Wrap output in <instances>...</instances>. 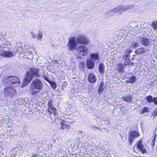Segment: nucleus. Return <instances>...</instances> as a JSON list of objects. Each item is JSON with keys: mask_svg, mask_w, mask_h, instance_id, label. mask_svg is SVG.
<instances>
[{"mask_svg": "<svg viewBox=\"0 0 157 157\" xmlns=\"http://www.w3.org/2000/svg\"><path fill=\"white\" fill-rule=\"evenodd\" d=\"M88 52V49L86 46L80 45L77 48L76 53L79 59L86 55Z\"/></svg>", "mask_w": 157, "mask_h": 157, "instance_id": "20e7f679", "label": "nucleus"}, {"mask_svg": "<svg viewBox=\"0 0 157 157\" xmlns=\"http://www.w3.org/2000/svg\"><path fill=\"white\" fill-rule=\"evenodd\" d=\"M44 78L46 81H48V79L46 75H43Z\"/></svg>", "mask_w": 157, "mask_h": 157, "instance_id": "4c0bfd02", "label": "nucleus"}, {"mask_svg": "<svg viewBox=\"0 0 157 157\" xmlns=\"http://www.w3.org/2000/svg\"><path fill=\"white\" fill-rule=\"evenodd\" d=\"M122 99L123 100L128 102H131L132 101V97L129 95H128L126 97H123L122 98Z\"/></svg>", "mask_w": 157, "mask_h": 157, "instance_id": "a211bd4d", "label": "nucleus"}, {"mask_svg": "<svg viewBox=\"0 0 157 157\" xmlns=\"http://www.w3.org/2000/svg\"><path fill=\"white\" fill-rule=\"evenodd\" d=\"M91 59H92V61L95 62H99V54L98 53H92L90 55Z\"/></svg>", "mask_w": 157, "mask_h": 157, "instance_id": "f8f14e48", "label": "nucleus"}, {"mask_svg": "<svg viewBox=\"0 0 157 157\" xmlns=\"http://www.w3.org/2000/svg\"><path fill=\"white\" fill-rule=\"evenodd\" d=\"M88 80L90 83H94L96 81V78L93 74L91 73L88 76Z\"/></svg>", "mask_w": 157, "mask_h": 157, "instance_id": "2eb2a0df", "label": "nucleus"}, {"mask_svg": "<svg viewBox=\"0 0 157 157\" xmlns=\"http://www.w3.org/2000/svg\"><path fill=\"white\" fill-rule=\"evenodd\" d=\"M52 87L53 88H55L56 87L55 83L54 82L51 85Z\"/></svg>", "mask_w": 157, "mask_h": 157, "instance_id": "58836bf2", "label": "nucleus"}, {"mask_svg": "<svg viewBox=\"0 0 157 157\" xmlns=\"http://www.w3.org/2000/svg\"><path fill=\"white\" fill-rule=\"evenodd\" d=\"M49 117L50 118H51L52 120H53V118H52L51 116H50Z\"/></svg>", "mask_w": 157, "mask_h": 157, "instance_id": "49530a36", "label": "nucleus"}, {"mask_svg": "<svg viewBox=\"0 0 157 157\" xmlns=\"http://www.w3.org/2000/svg\"><path fill=\"white\" fill-rule=\"evenodd\" d=\"M5 43H3L2 45V47L4 48H6V46Z\"/></svg>", "mask_w": 157, "mask_h": 157, "instance_id": "79ce46f5", "label": "nucleus"}, {"mask_svg": "<svg viewBox=\"0 0 157 157\" xmlns=\"http://www.w3.org/2000/svg\"><path fill=\"white\" fill-rule=\"evenodd\" d=\"M60 123L61 125H64V122L63 121H62L60 122Z\"/></svg>", "mask_w": 157, "mask_h": 157, "instance_id": "c03bdc74", "label": "nucleus"}, {"mask_svg": "<svg viewBox=\"0 0 157 157\" xmlns=\"http://www.w3.org/2000/svg\"><path fill=\"white\" fill-rule=\"evenodd\" d=\"M78 67L80 68L81 70L84 71L85 68L84 67V63L82 62H80L78 64Z\"/></svg>", "mask_w": 157, "mask_h": 157, "instance_id": "5701e85b", "label": "nucleus"}, {"mask_svg": "<svg viewBox=\"0 0 157 157\" xmlns=\"http://www.w3.org/2000/svg\"><path fill=\"white\" fill-rule=\"evenodd\" d=\"M136 77L133 76L130 78L128 81L131 83H133L135 82L136 80Z\"/></svg>", "mask_w": 157, "mask_h": 157, "instance_id": "4be33fe9", "label": "nucleus"}, {"mask_svg": "<svg viewBox=\"0 0 157 157\" xmlns=\"http://www.w3.org/2000/svg\"><path fill=\"white\" fill-rule=\"evenodd\" d=\"M54 116L55 117V121H56V119H58V114L56 112V111L53 112Z\"/></svg>", "mask_w": 157, "mask_h": 157, "instance_id": "7c9ffc66", "label": "nucleus"}, {"mask_svg": "<svg viewBox=\"0 0 157 157\" xmlns=\"http://www.w3.org/2000/svg\"><path fill=\"white\" fill-rule=\"evenodd\" d=\"M145 49L144 48H140L136 50L134 52L137 55L144 53L145 51Z\"/></svg>", "mask_w": 157, "mask_h": 157, "instance_id": "dca6fc26", "label": "nucleus"}, {"mask_svg": "<svg viewBox=\"0 0 157 157\" xmlns=\"http://www.w3.org/2000/svg\"><path fill=\"white\" fill-rule=\"evenodd\" d=\"M4 94L6 96H9L12 98L13 96L16 95V91L11 86H7L5 89Z\"/></svg>", "mask_w": 157, "mask_h": 157, "instance_id": "423d86ee", "label": "nucleus"}, {"mask_svg": "<svg viewBox=\"0 0 157 157\" xmlns=\"http://www.w3.org/2000/svg\"><path fill=\"white\" fill-rule=\"evenodd\" d=\"M153 101L156 105H157V98H153Z\"/></svg>", "mask_w": 157, "mask_h": 157, "instance_id": "f704fd0d", "label": "nucleus"}, {"mask_svg": "<svg viewBox=\"0 0 157 157\" xmlns=\"http://www.w3.org/2000/svg\"><path fill=\"white\" fill-rule=\"evenodd\" d=\"M14 76L5 77L4 78L2 83L3 85H12L13 80H14Z\"/></svg>", "mask_w": 157, "mask_h": 157, "instance_id": "6e6552de", "label": "nucleus"}, {"mask_svg": "<svg viewBox=\"0 0 157 157\" xmlns=\"http://www.w3.org/2000/svg\"><path fill=\"white\" fill-rule=\"evenodd\" d=\"M104 83L103 82H101L100 83L99 89L98 90V93H101L104 90Z\"/></svg>", "mask_w": 157, "mask_h": 157, "instance_id": "aec40b11", "label": "nucleus"}, {"mask_svg": "<svg viewBox=\"0 0 157 157\" xmlns=\"http://www.w3.org/2000/svg\"><path fill=\"white\" fill-rule=\"evenodd\" d=\"M17 48H14L13 51H5L2 50L0 51V55L6 58H11L15 56L17 53Z\"/></svg>", "mask_w": 157, "mask_h": 157, "instance_id": "39448f33", "label": "nucleus"}, {"mask_svg": "<svg viewBox=\"0 0 157 157\" xmlns=\"http://www.w3.org/2000/svg\"><path fill=\"white\" fill-rule=\"evenodd\" d=\"M157 135V131H155L154 132L153 135V139L152 140V141H155V140L156 137V136Z\"/></svg>", "mask_w": 157, "mask_h": 157, "instance_id": "bb28decb", "label": "nucleus"}, {"mask_svg": "<svg viewBox=\"0 0 157 157\" xmlns=\"http://www.w3.org/2000/svg\"><path fill=\"white\" fill-rule=\"evenodd\" d=\"M14 79L13 80L12 84H16L14 86H18L20 84L19 79L16 77H14Z\"/></svg>", "mask_w": 157, "mask_h": 157, "instance_id": "6ab92c4d", "label": "nucleus"}, {"mask_svg": "<svg viewBox=\"0 0 157 157\" xmlns=\"http://www.w3.org/2000/svg\"><path fill=\"white\" fill-rule=\"evenodd\" d=\"M151 26L156 30L157 28V21H154L151 24Z\"/></svg>", "mask_w": 157, "mask_h": 157, "instance_id": "c85d7f7f", "label": "nucleus"}, {"mask_svg": "<svg viewBox=\"0 0 157 157\" xmlns=\"http://www.w3.org/2000/svg\"><path fill=\"white\" fill-rule=\"evenodd\" d=\"M43 36V33L42 32L39 31L38 34L37 35V39L38 40H41Z\"/></svg>", "mask_w": 157, "mask_h": 157, "instance_id": "b1692460", "label": "nucleus"}, {"mask_svg": "<svg viewBox=\"0 0 157 157\" xmlns=\"http://www.w3.org/2000/svg\"><path fill=\"white\" fill-rule=\"evenodd\" d=\"M105 66L102 63H101L99 65L98 67V69L101 74H102L104 73L105 71Z\"/></svg>", "mask_w": 157, "mask_h": 157, "instance_id": "f3484780", "label": "nucleus"}, {"mask_svg": "<svg viewBox=\"0 0 157 157\" xmlns=\"http://www.w3.org/2000/svg\"><path fill=\"white\" fill-rule=\"evenodd\" d=\"M128 81L129 80H127L126 82L128 83L130 82H129Z\"/></svg>", "mask_w": 157, "mask_h": 157, "instance_id": "09e8293b", "label": "nucleus"}, {"mask_svg": "<svg viewBox=\"0 0 157 157\" xmlns=\"http://www.w3.org/2000/svg\"><path fill=\"white\" fill-rule=\"evenodd\" d=\"M155 141H152V144H151V146L152 148H154L155 146Z\"/></svg>", "mask_w": 157, "mask_h": 157, "instance_id": "ea45409f", "label": "nucleus"}, {"mask_svg": "<svg viewBox=\"0 0 157 157\" xmlns=\"http://www.w3.org/2000/svg\"><path fill=\"white\" fill-rule=\"evenodd\" d=\"M140 42L142 44L145 46H148L151 43V41L150 39L144 38H141L140 39Z\"/></svg>", "mask_w": 157, "mask_h": 157, "instance_id": "9b49d317", "label": "nucleus"}, {"mask_svg": "<svg viewBox=\"0 0 157 157\" xmlns=\"http://www.w3.org/2000/svg\"><path fill=\"white\" fill-rule=\"evenodd\" d=\"M87 67L90 69H93L94 68L95 66L94 62L92 59L87 60Z\"/></svg>", "mask_w": 157, "mask_h": 157, "instance_id": "ddd939ff", "label": "nucleus"}, {"mask_svg": "<svg viewBox=\"0 0 157 157\" xmlns=\"http://www.w3.org/2000/svg\"><path fill=\"white\" fill-rule=\"evenodd\" d=\"M41 76V74L40 72V69L35 68H30L29 71H27L26 73V76L24 78L23 83V85L26 86L33 77H40Z\"/></svg>", "mask_w": 157, "mask_h": 157, "instance_id": "f03ea898", "label": "nucleus"}, {"mask_svg": "<svg viewBox=\"0 0 157 157\" xmlns=\"http://www.w3.org/2000/svg\"><path fill=\"white\" fill-rule=\"evenodd\" d=\"M157 116V110L155 111L152 112V114L151 115V117L154 119L155 116Z\"/></svg>", "mask_w": 157, "mask_h": 157, "instance_id": "cd10ccee", "label": "nucleus"}, {"mask_svg": "<svg viewBox=\"0 0 157 157\" xmlns=\"http://www.w3.org/2000/svg\"><path fill=\"white\" fill-rule=\"evenodd\" d=\"M60 129H64V128L63 127V126H61Z\"/></svg>", "mask_w": 157, "mask_h": 157, "instance_id": "a18cd8bd", "label": "nucleus"}, {"mask_svg": "<svg viewBox=\"0 0 157 157\" xmlns=\"http://www.w3.org/2000/svg\"><path fill=\"white\" fill-rule=\"evenodd\" d=\"M129 62H128L125 61V62L124 63V64L126 65H129Z\"/></svg>", "mask_w": 157, "mask_h": 157, "instance_id": "37998d69", "label": "nucleus"}, {"mask_svg": "<svg viewBox=\"0 0 157 157\" xmlns=\"http://www.w3.org/2000/svg\"><path fill=\"white\" fill-rule=\"evenodd\" d=\"M130 56L129 54H125L124 55L123 58L124 59H128Z\"/></svg>", "mask_w": 157, "mask_h": 157, "instance_id": "2f4dec72", "label": "nucleus"}, {"mask_svg": "<svg viewBox=\"0 0 157 157\" xmlns=\"http://www.w3.org/2000/svg\"><path fill=\"white\" fill-rule=\"evenodd\" d=\"M48 113L51 114L52 113V112L50 110H52L53 111H56V109L55 108L54 106H53L52 102L51 101H49L48 103Z\"/></svg>", "mask_w": 157, "mask_h": 157, "instance_id": "4468645a", "label": "nucleus"}, {"mask_svg": "<svg viewBox=\"0 0 157 157\" xmlns=\"http://www.w3.org/2000/svg\"><path fill=\"white\" fill-rule=\"evenodd\" d=\"M128 9L127 8L124 6H119L109 11L116 13L119 12L120 14H121L125 12Z\"/></svg>", "mask_w": 157, "mask_h": 157, "instance_id": "0eeeda50", "label": "nucleus"}, {"mask_svg": "<svg viewBox=\"0 0 157 157\" xmlns=\"http://www.w3.org/2000/svg\"><path fill=\"white\" fill-rule=\"evenodd\" d=\"M132 52V50H130V49L128 48L126 50L125 52V53L130 54Z\"/></svg>", "mask_w": 157, "mask_h": 157, "instance_id": "473e14b6", "label": "nucleus"}, {"mask_svg": "<svg viewBox=\"0 0 157 157\" xmlns=\"http://www.w3.org/2000/svg\"><path fill=\"white\" fill-rule=\"evenodd\" d=\"M139 136V134L138 132L136 131H133L130 132L129 140L131 144H132V142L133 140L135 138L138 137Z\"/></svg>", "mask_w": 157, "mask_h": 157, "instance_id": "9d476101", "label": "nucleus"}, {"mask_svg": "<svg viewBox=\"0 0 157 157\" xmlns=\"http://www.w3.org/2000/svg\"><path fill=\"white\" fill-rule=\"evenodd\" d=\"M31 157H40V156L39 155L36 154L33 155Z\"/></svg>", "mask_w": 157, "mask_h": 157, "instance_id": "c9c22d12", "label": "nucleus"}, {"mask_svg": "<svg viewBox=\"0 0 157 157\" xmlns=\"http://www.w3.org/2000/svg\"><path fill=\"white\" fill-rule=\"evenodd\" d=\"M43 85L41 81L38 78H36L33 81L29 87V93L32 95H36L43 88Z\"/></svg>", "mask_w": 157, "mask_h": 157, "instance_id": "7ed1b4c3", "label": "nucleus"}, {"mask_svg": "<svg viewBox=\"0 0 157 157\" xmlns=\"http://www.w3.org/2000/svg\"><path fill=\"white\" fill-rule=\"evenodd\" d=\"M5 44H6V45H10V43L8 41H6L5 42Z\"/></svg>", "mask_w": 157, "mask_h": 157, "instance_id": "a19ab883", "label": "nucleus"}, {"mask_svg": "<svg viewBox=\"0 0 157 157\" xmlns=\"http://www.w3.org/2000/svg\"><path fill=\"white\" fill-rule=\"evenodd\" d=\"M79 132V135H80V134H81V135H82V138L84 137V136H85V134L83 133L81 131H80Z\"/></svg>", "mask_w": 157, "mask_h": 157, "instance_id": "e433bc0d", "label": "nucleus"}, {"mask_svg": "<svg viewBox=\"0 0 157 157\" xmlns=\"http://www.w3.org/2000/svg\"><path fill=\"white\" fill-rule=\"evenodd\" d=\"M95 128H96L98 129H99L101 130V129L99 128L98 127H95Z\"/></svg>", "mask_w": 157, "mask_h": 157, "instance_id": "de8ad7c7", "label": "nucleus"}, {"mask_svg": "<svg viewBox=\"0 0 157 157\" xmlns=\"http://www.w3.org/2000/svg\"><path fill=\"white\" fill-rule=\"evenodd\" d=\"M131 46L132 47L134 48H137L138 46V45L137 44V43L133 41L131 43Z\"/></svg>", "mask_w": 157, "mask_h": 157, "instance_id": "a878e982", "label": "nucleus"}, {"mask_svg": "<svg viewBox=\"0 0 157 157\" xmlns=\"http://www.w3.org/2000/svg\"><path fill=\"white\" fill-rule=\"evenodd\" d=\"M137 147L143 153L146 152V150L144 148V146L142 144V140H139L136 142Z\"/></svg>", "mask_w": 157, "mask_h": 157, "instance_id": "1a4fd4ad", "label": "nucleus"}, {"mask_svg": "<svg viewBox=\"0 0 157 157\" xmlns=\"http://www.w3.org/2000/svg\"><path fill=\"white\" fill-rule=\"evenodd\" d=\"M153 98L150 95L147 96L146 98L147 101L149 102H151L153 101Z\"/></svg>", "mask_w": 157, "mask_h": 157, "instance_id": "393cba45", "label": "nucleus"}, {"mask_svg": "<svg viewBox=\"0 0 157 157\" xmlns=\"http://www.w3.org/2000/svg\"><path fill=\"white\" fill-rule=\"evenodd\" d=\"M89 43V39L86 36L82 34L77 35V37H71L69 40L67 46L70 51H73L76 49L77 46L76 43L80 44L88 45Z\"/></svg>", "mask_w": 157, "mask_h": 157, "instance_id": "f257e3e1", "label": "nucleus"}, {"mask_svg": "<svg viewBox=\"0 0 157 157\" xmlns=\"http://www.w3.org/2000/svg\"><path fill=\"white\" fill-rule=\"evenodd\" d=\"M31 35L33 39H35L36 38V36L35 34H34L33 32H31Z\"/></svg>", "mask_w": 157, "mask_h": 157, "instance_id": "72a5a7b5", "label": "nucleus"}, {"mask_svg": "<svg viewBox=\"0 0 157 157\" xmlns=\"http://www.w3.org/2000/svg\"><path fill=\"white\" fill-rule=\"evenodd\" d=\"M118 70L121 72H123L124 70V69H123V65L122 64H118Z\"/></svg>", "mask_w": 157, "mask_h": 157, "instance_id": "412c9836", "label": "nucleus"}, {"mask_svg": "<svg viewBox=\"0 0 157 157\" xmlns=\"http://www.w3.org/2000/svg\"><path fill=\"white\" fill-rule=\"evenodd\" d=\"M148 109L147 108L144 107L142 110L141 111L140 113L142 115L145 112H147L148 111Z\"/></svg>", "mask_w": 157, "mask_h": 157, "instance_id": "c756f323", "label": "nucleus"}]
</instances>
